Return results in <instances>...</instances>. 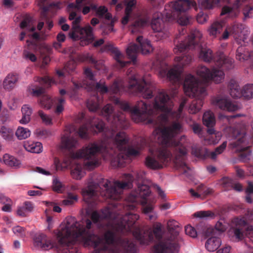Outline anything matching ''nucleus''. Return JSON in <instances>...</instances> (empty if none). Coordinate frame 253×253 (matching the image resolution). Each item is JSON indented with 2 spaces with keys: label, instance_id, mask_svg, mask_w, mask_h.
Here are the masks:
<instances>
[{
  "label": "nucleus",
  "instance_id": "1",
  "mask_svg": "<svg viewBox=\"0 0 253 253\" xmlns=\"http://www.w3.org/2000/svg\"><path fill=\"white\" fill-rule=\"evenodd\" d=\"M101 113L109 123L106 127L104 123L97 118H93L81 126L76 133L82 138H86L89 127L95 128L98 132H103L104 138L100 143H90L85 147L71 153L73 159L83 158L84 169H94L99 166L101 157L104 159H111L119 167H123L125 161L131 157H136L139 151L128 147V139L124 132L119 130L126 129L129 123L122 112H115L112 105L108 104L101 110Z\"/></svg>",
  "mask_w": 253,
  "mask_h": 253
},
{
  "label": "nucleus",
  "instance_id": "2",
  "mask_svg": "<svg viewBox=\"0 0 253 253\" xmlns=\"http://www.w3.org/2000/svg\"><path fill=\"white\" fill-rule=\"evenodd\" d=\"M186 101V99H183L177 111H175L172 110L173 104L171 99L164 91L158 93L152 103L140 100L132 108L126 101L118 98L115 100V104L123 111L131 113V118L135 122L147 121L148 123L156 126L153 133L157 137V143L172 151L175 157V166L177 169H182L183 173L189 169L185 162L188 146L187 139L183 135L178 141L174 139L175 135L182 130V125L179 122H174L169 126H166L165 125L168 122L169 117L176 120L180 118Z\"/></svg>",
  "mask_w": 253,
  "mask_h": 253
},
{
  "label": "nucleus",
  "instance_id": "3",
  "mask_svg": "<svg viewBox=\"0 0 253 253\" xmlns=\"http://www.w3.org/2000/svg\"><path fill=\"white\" fill-rule=\"evenodd\" d=\"M125 214L118 213L116 219L119 220L114 229L107 230L104 234L103 239L108 246L102 244V239L94 233V224L97 223L101 218L97 211H93L90 219H83L80 221L74 217L67 219L65 225H61L56 237L60 245L69 247L77 242L84 247H92L95 253H136V247L131 241L121 237L119 234L123 233L117 230L116 226Z\"/></svg>",
  "mask_w": 253,
  "mask_h": 253
},
{
  "label": "nucleus",
  "instance_id": "4",
  "mask_svg": "<svg viewBox=\"0 0 253 253\" xmlns=\"http://www.w3.org/2000/svg\"><path fill=\"white\" fill-rule=\"evenodd\" d=\"M202 37V34L200 31L197 29L192 30L187 39L177 44L173 49L175 54L180 55L175 57L176 64L167 74L168 79L172 83L179 84L184 66L189 64L192 60L193 56L187 51L188 49L200 50V59L206 62L213 61L217 66L221 68H213L211 70L205 66H199L196 71L197 74L205 82L212 81L216 84L220 83L224 77L222 70H229L233 67V59L227 57L223 52H218L214 55L210 48L203 47L201 43Z\"/></svg>",
  "mask_w": 253,
  "mask_h": 253
},
{
  "label": "nucleus",
  "instance_id": "5",
  "mask_svg": "<svg viewBox=\"0 0 253 253\" xmlns=\"http://www.w3.org/2000/svg\"><path fill=\"white\" fill-rule=\"evenodd\" d=\"M139 215L127 212L122 218L116 226L117 231L124 233L132 232L133 235L141 244L148 245L154 240V236L158 241L153 248L155 253H170L176 252L179 249V242L181 239L177 236L178 232L175 231V235L168 236L163 238L162 225L157 223L153 226V231L150 232H142L139 228L133 231V226L139 219Z\"/></svg>",
  "mask_w": 253,
  "mask_h": 253
},
{
  "label": "nucleus",
  "instance_id": "6",
  "mask_svg": "<svg viewBox=\"0 0 253 253\" xmlns=\"http://www.w3.org/2000/svg\"><path fill=\"white\" fill-rule=\"evenodd\" d=\"M125 178L127 180L126 182L117 180L112 182L107 179L102 178L98 184L90 182L87 188L83 191L84 201L91 206L94 205L97 200L99 187H103L105 189V191L101 194L106 198L118 200L121 198L123 189L129 188L134 179L138 182L137 189L139 185H146L144 183L145 178V172L144 171H137L135 173V178L131 174H126Z\"/></svg>",
  "mask_w": 253,
  "mask_h": 253
},
{
  "label": "nucleus",
  "instance_id": "7",
  "mask_svg": "<svg viewBox=\"0 0 253 253\" xmlns=\"http://www.w3.org/2000/svg\"><path fill=\"white\" fill-rule=\"evenodd\" d=\"M229 129L232 137L236 139L230 144L231 148L240 152V157L243 161L250 160L252 156L249 148L253 145V133L252 135L247 134V126L243 121L235 127H230Z\"/></svg>",
  "mask_w": 253,
  "mask_h": 253
},
{
  "label": "nucleus",
  "instance_id": "8",
  "mask_svg": "<svg viewBox=\"0 0 253 253\" xmlns=\"http://www.w3.org/2000/svg\"><path fill=\"white\" fill-rule=\"evenodd\" d=\"M183 89L186 95L195 98L189 107L188 111L190 114H196L201 109L207 95L206 87L194 76L188 74L185 77Z\"/></svg>",
  "mask_w": 253,
  "mask_h": 253
},
{
  "label": "nucleus",
  "instance_id": "9",
  "mask_svg": "<svg viewBox=\"0 0 253 253\" xmlns=\"http://www.w3.org/2000/svg\"><path fill=\"white\" fill-rule=\"evenodd\" d=\"M84 74L86 79L82 83L73 82L76 88H84L88 91H97L101 94H105L108 92L117 94L119 93L121 90V84L118 81H115L110 86L108 87L103 81H100L98 83L95 82L94 75L90 68H85Z\"/></svg>",
  "mask_w": 253,
  "mask_h": 253
},
{
  "label": "nucleus",
  "instance_id": "10",
  "mask_svg": "<svg viewBox=\"0 0 253 253\" xmlns=\"http://www.w3.org/2000/svg\"><path fill=\"white\" fill-rule=\"evenodd\" d=\"M196 5L194 0H175L165 6L164 14L169 20L177 19L180 25H187L189 22L188 18L180 15Z\"/></svg>",
  "mask_w": 253,
  "mask_h": 253
},
{
  "label": "nucleus",
  "instance_id": "11",
  "mask_svg": "<svg viewBox=\"0 0 253 253\" xmlns=\"http://www.w3.org/2000/svg\"><path fill=\"white\" fill-rule=\"evenodd\" d=\"M159 145L156 149H150V154L145 158L146 166L153 170L162 169L163 165L168 163L173 155L171 150L164 145Z\"/></svg>",
  "mask_w": 253,
  "mask_h": 253
},
{
  "label": "nucleus",
  "instance_id": "12",
  "mask_svg": "<svg viewBox=\"0 0 253 253\" xmlns=\"http://www.w3.org/2000/svg\"><path fill=\"white\" fill-rule=\"evenodd\" d=\"M151 193L149 187L142 184L138 186L137 191L130 193L127 198L128 202L131 204L126 205L124 209L126 210H133L135 208L136 204L140 202L143 206V211L145 214L152 212L153 207L152 204H147V197Z\"/></svg>",
  "mask_w": 253,
  "mask_h": 253
},
{
  "label": "nucleus",
  "instance_id": "13",
  "mask_svg": "<svg viewBox=\"0 0 253 253\" xmlns=\"http://www.w3.org/2000/svg\"><path fill=\"white\" fill-rule=\"evenodd\" d=\"M136 42L140 46L134 43H130L126 49L128 58L130 59L134 64L136 63V58L140 51L143 54H146L153 50L150 42L147 39H144L142 36H138L136 39Z\"/></svg>",
  "mask_w": 253,
  "mask_h": 253
},
{
  "label": "nucleus",
  "instance_id": "14",
  "mask_svg": "<svg viewBox=\"0 0 253 253\" xmlns=\"http://www.w3.org/2000/svg\"><path fill=\"white\" fill-rule=\"evenodd\" d=\"M155 88L153 84L147 82L144 79L138 80L133 78H131L128 82V89L130 91L141 93L143 97L146 99L153 97Z\"/></svg>",
  "mask_w": 253,
  "mask_h": 253
},
{
  "label": "nucleus",
  "instance_id": "15",
  "mask_svg": "<svg viewBox=\"0 0 253 253\" xmlns=\"http://www.w3.org/2000/svg\"><path fill=\"white\" fill-rule=\"evenodd\" d=\"M40 103L42 107L47 109H50L52 105H54L55 106V113L56 115H59L64 110L65 99L62 97L51 99L49 95L43 94L40 98Z\"/></svg>",
  "mask_w": 253,
  "mask_h": 253
},
{
  "label": "nucleus",
  "instance_id": "16",
  "mask_svg": "<svg viewBox=\"0 0 253 253\" xmlns=\"http://www.w3.org/2000/svg\"><path fill=\"white\" fill-rule=\"evenodd\" d=\"M230 30L234 38L238 44L246 43L250 33L249 29L245 25L241 23H234L230 26Z\"/></svg>",
  "mask_w": 253,
  "mask_h": 253
},
{
  "label": "nucleus",
  "instance_id": "17",
  "mask_svg": "<svg viewBox=\"0 0 253 253\" xmlns=\"http://www.w3.org/2000/svg\"><path fill=\"white\" fill-rule=\"evenodd\" d=\"M212 103L220 109L229 112L235 111L239 109V107L237 104L226 98L215 97L213 99Z\"/></svg>",
  "mask_w": 253,
  "mask_h": 253
},
{
  "label": "nucleus",
  "instance_id": "18",
  "mask_svg": "<svg viewBox=\"0 0 253 253\" xmlns=\"http://www.w3.org/2000/svg\"><path fill=\"white\" fill-rule=\"evenodd\" d=\"M150 25L153 30L155 32L159 33L160 36L162 38L168 36L167 34L164 32V23L162 18L161 13L156 12L153 14Z\"/></svg>",
  "mask_w": 253,
  "mask_h": 253
},
{
  "label": "nucleus",
  "instance_id": "19",
  "mask_svg": "<svg viewBox=\"0 0 253 253\" xmlns=\"http://www.w3.org/2000/svg\"><path fill=\"white\" fill-rule=\"evenodd\" d=\"M69 19L71 21L73 20L72 28L69 33V36L73 40H78L79 36L77 34V32L81 28L79 24L81 21L82 17L80 15L77 16L76 11L73 10L69 13Z\"/></svg>",
  "mask_w": 253,
  "mask_h": 253
},
{
  "label": "nucleus",
  "instance_id": "20",
  "mask_svg": "<svg viewBox=\"0 0 253 253\" xmlns=\"http://www.w3.org/2000/svg\"><path fill=\"white\" fill-rule=\"evenodd\" d=\"M67 129L69 131V133L65 134L62 137L61 143L64 148L70 150L75 148L78 144L77 139L70 136L71 133L75 130L76 128L74 126H71L67 127Z\"/></svg>",
  "mask_w": 253,
  "mask_h": 253
},
{
  "label": "nucleus",
  "instance_id": "21",
  "mask_svg": "<svg viewBox=\"0 0 253 253\" xmlns=\"http://www.w3.org/2000/svg\"><path fill=\"white\" fill-rule=\"evenodd\" d=\"M104 50L109 51L113 54L114 58L117 62V66L120 68H123L130 63V61H124L123 60L124 58V55L118 48L115 47L112 44H106L104 46Z\"/></svg>",
  "mask_w": 253,
  "mask_h": 253
},
{
  "label": "nucleus",
  "instance_id": "22",
  "mask_svg": "<svg viewBox=\"0 0 253 253\" xmlns=\"http://www.w3.org/2000/svg\"><path fill=\"white\" fill-rule=\"evenodd\" d=\"M246 0H235L234 1L232 7L225 6L222 8L221 15H223L227 14L228 17L234 18L236 17L239 11L238 10L241 3Z\"/></svg>",
  "mask_w": 253,
  "mask_h": 253
},
{
  "label": "nucleus",
  "instance_id": "23",
  "mask_svg": "<svg viewBox=\"0 0 253 253\" xmlns=\"http://www.w3.org/2000/svg\"><path fill=\"white\" fill-rule=\"evenodd\" d=\"M35 243L36 246L43 250H48L54 247L53 243L47 239L44 234L37 235L34 238Z\"/></svg>",
  "mask_w": 253,
  "mask_h": 253
},
{
  "label": "nucleus",
  "instance_id": "24",
  "mask_svg": "<svg viewBox=\"0 0 253 253\" xmlns=\"http://www.w3.org/2000/svg\"><path fill=\"white\" fill-rule=\"evenodd\" d=\"M203 121L204 125L209 127L208 132L210 134H213L214 130L212 127L215 124V120L212 112L211 111L206 112L203 115Z\"/></svg>",
  "mask_w": 253,
  "mask_h": 253
},
{
  "label": "nucleus",
  "instance_id": "25",
  "mask_svg": "<svg viewBox=\"0 0 253 253\" xmlns=\"http://www.w3.org/2000/svg\"><path fill=\"white\" fill-rule=\"evenodd\" d=\"M77 34L79 36V39L84 38L87 43L91 42L94 40L93 34V29L89 25H87L83 28H81L80 30L77 32Z\"/></svg>",
  "mask_w": 253,
  "mask_h": 253
},
{
  "label": "nucleus",
  "instance_id": "26",
  "mask_svg": "<svg viewBox=\"0 0 253 253\" xmlns=\"http://www.w3.org/2000/svg\"><path fill=\"white\" fill-rule=\"evenodd\" d=\"M228 87L230 95L234 98H241L243 96V89H241L238 83L234 79L229 82Z\"/></svg>",
  "mask_w": 253,
  "mask_h": 253
},
{
  "label": "nucleus",
  "instance_id": "27",
  "mask_svg": "<svg viewBox=\"0 0 253 253\" xmlns=\"http://www.w3.org/2000/svg\"><path fill=\"white\" fill-rule=\"evenodd\" d=\"M19 79L18 75L15 73L8 74L4 79L2 85L3 88L8 90L13 88Z\"/></svg>",
  "mask_w": 253,
  "mask_h": 253
},
{
  "label": "nucleus",
  "instance_id": "28",
  "mask_svg": "<svg viewBox=\"0 0 253 253\" xmlns=\"http://www.w3.org/2000/svg\"><path fill=\"white\" fill-rule=\"evenodd\" d=\"M47 0H38V5L42 8L41 13V20L44 21L47 25L48 30H50L53 26V22L48 16V8L44 6V4Z\"/></svg>",
  "mask_w": 253,
  "mask_h": 253
},
{
  "label": "nucleus",
  "instance_id": "29",
  "mask_svg": "<svg viewBox=\"0 0 253 253\" xmlns=\"http://www.w3.org/2000/svg\"><path fill=\"white\" fill-rule=\"evenodd\" d=\"M233 222L236 224L235 226L232 228L234 236L238 241H240L244 237L243 225L241 224L244 221L237 218L234 219Z\"/></svg>",
  "mask_w": 253,
  "mask_h": 253
},
{
  "label": "nucleus",
  "instance_id": "30",
  "mask_svg": "<svg viewBox=\"0 0 253 253\" xmlns=\"http://www.w3.org/2000/svg\"><path fill=\"white\" fill-rule=\"evenodd\" d=\"M223 27V22L221 21L214 22L208 29L209 35L214 38L217 37L222 32Z\"/></svg>",
  "mask_w": 253,
  "mask_h": 253
},
{
  "label": "nucleus",
  "instance_id": "31",
  "mask_svg": "<svg viewBox=\"0 0 253 253\" xmlns=\"http://www.w3.org/2000/svg\"><path fill=\"white\" fill-rule=\"evenodd\" d=\"M221 244V239L216 237L208 239L205 243V247L209 252H214L217 250Z\"/></svg>",
  "mask_w": 253,
  "mask_h": 253
},
{
  "label": "nucleus",
  "instance_id": "32",
  "mask_svg": "<svg viewBox=\"0 0 253 253\" xmlns=\"http://www.w3.org/2000/svg\"><path fill=\"white\" fill-rule=\"evenodd\" d=\"M226 229V226L222 223L220 221H218L215 225V228L212 227H206L205 230L203 231L204 235L209 237L214 235L216 231L221 232H224Z\"/></svg>",
  "mask_w": 253,
  "mask_h": 253
},
{
  "label": "nucleus",
  "instance_id": "33",
  "mask_svg": "<svg viewBox=\"0 0 253 253\" xmlns=\"http://www.w3.org/2000/svg\"><path fill=\"white\" fill-rule=\"evenodd\" d=\"M245 43L241 44L236 50V58L240 62L248 60L250 54V51L244 46Z\"/></svg>",
  "mask_w": 253,
  "mask_h": 253
},
{
  "label": "nucleus",
  "instance_id": "34",
  "mask_svg": "<svg viewBox=\"0 0 253 253\" xmlns=\"http://www.w3.org/2000/svg\"><path fill=\"white\" fill-rule=\"evenodd\" d=\"M24 147L27 151L35 153L41 152L42 148V144L40 142H26Z\"/></svg>",
  "mask_w": 253,
  "mask_h": 253
},
{
  "label": "nucleus",
  "instance_id": "35",
  "mask_svg": "<svg viewBox=\"0 0 253 253\" xmlns=\"http://www.w3.org/2000/svg\"><path fill=\"white\" fill-rule=\"evenodd\" d=\"M222 184L224 187L227 190L232 188L238 192L243 190V186L240 183L235 182L231 179L228 177H225L222 179Z\"/></svg>",
  "mask_w": 253,
  "mask_h": 253
},
{
  "label": "nucleus",
  "instance_id": "36",
  "mask_svg": "<svg viewBox=\"0 0 253 253\" xmlns=\"http://www.w3.org/2000/svg\"><path fill=\"white\" fill-rule=\"evenodd\" d=\"M167 227L168 230L170 232L169 236H174L175 231L178 232L177 236L179 237L181 240L179 242V248L180 247V243L182 242V238L179 236L178 228H179V223L175 220H169L167 223Z\"/></svg>",
  "mask_w": 253,
  "mask_h": 253
},
{
  "label": "nucleus",
  "instance_id": "37",
  "mask_svg": "<svg viewBox=\"0 0 253 253\" xmlns=\"http://www.w3.org/2000/svg\"><path fill=\"white\" fill-rule=\"evenodd\" d=\"M227 146V142L224 141L220 146L216 147L214 151L208 152L206 150L207 155L212 160H215L217 156L221 154Z\"/></svg>",
  "mask_w": 253,
  "mask_h": 253
},
{
  "label": "nucleus",
  "instance_id": "38",
  "mask_svg": "<svg viewBox=\"0 0 253 253\" xmlns=\"http://www.w3.org/2000/svg\"><path fill=\"white\" fill-rule=\"evenodd\" d=\"M21 29H25V31L21 32L20 36V40L23 41L27 34L26 31L28 32H34L36 28L34 26L31 27L30 21L28 19H24L20 23Z\"/></svg>",
  "mask_w": 253,
  "mask_h": 253
},
{
  "label": "nucleus",
  "instance_id": "39",
  "mask_svg": "<svg viewBox=\"0 0 253 253\" xmlns=\"http://www.w3.org/2000/svg\"><path fill=\"white\" fill-rule=\"evenodd\" d=\"M220 0H199L198 4L202 9H211L213 8Z\"/></svg>",
  "mask_w": 253,
  "mask_h": 253
},
{
  "label": "nucleus",
  "instance_id": "40",
  "mask_svg": "<svg viewBox=\"0 0 253 253\" xmlns=\"http://www.w3.org/2000/svg\"><path fill=\"white\" fill-rule=\"evenodd\" d=\"M149 19L147 18L139 19L133 22L132 24V32L134 33L139 31L140 29L142 28L149 23Z\"/></svg>",
  "mask_w": 253,
  "mask_h": 253
},
{
  "label": "nucleus",
  "instance_id": "41",
  "mask_svg": "<svg viewBox=\"0 0 253 253\" xmlns=\"http://www.w3.org/2000/svg\"><path fill=\"white\" fill-rule=\"evenodd\" d=\"M86 105L89 111L95 112L99 109V99L97 96H94L88 99Z\"/></svg>",
  "mask_w": 253,
  "mask_h": 253
},
{
  "label": "nucleus",
  "instance_id": "42",
  "mask_svg": "<svg viewBox=\"0 0 253 253\" xmlns=\"http://www.w3.org/2000/svg\"><path fill=\"white\" fill-rule=\"evenodd\" d=\"M15 135L19 140L25 139L30 136L31 131L28 128L19 126L15 132Z\"/></svg>",
  "mask_w": 253,
  "mask_h": 253
},
{
  "label": "nucleus",
  "instance_id": "43",
  "mask_svg": "<svg viewBox=\"0 0 253 253\" xmlns=\"http://www.w3.org/2000/svg\"><path fill=\"white\" fill-rule=\"evenodd\" d=\"M3 161L5 165L11 167H16L19 164L18 160L14 157L7 154H5L3 155Z\"/></svg>",
  "mask_w": 253,
  "mask_h": 253
},
{
  "label": "nucleus",
  "instance_id": "44",
  "mask_svg": "<svg viewBox=\"0 0 253 253\" xmlns=\"http://www.w3.org/2000/svg\"><path fill=\"white\" fill-rule=\"evenodd\" d=\"M71 174L73 178L81 179L85 174V172L80 165H77L71 171Z\"/></svg>",
  "mask_w": 253,
  "mask_h": 253
},
{
  "label": "nucleus",
  "instance_id": "45",
  "mask_svg": "<svg viewBox=\"0 0 253 253\" xmlns=\"http://www.w3.org/2000/svg\"><path fill=\"white\" fill-rule=\"evenodd\" d=\"M0 134L4 139L9 141L12 140L14 132L11 129L3 126L0 128Z\"/></svg>",
  "mask_w": 253,
  "mask_h": 253
},
{
  "label": "nucleus",
  "instance_id": "46",
  "mask_svg": "<svg viewBox=\"0 0 253 253\" xmlns=\"http://www.w3.org/2000/svg\"><path fill=\"white\" fill-rule=\"evenodd\" d=\"M242 97L247 99H250L253 97V84L244 86L243 88Z\"/></svg>",
  "mask_w": 253,
  "mask_h": 253
},
{
  "label": "nucleus",
  "instance_id": "47",
  "mask_svg": "<svg viewBox=\"0 0 253 253\" xmlns=\"http://www.w3.org/2000/svg\"><path fill=\"white\" fill-rule=\"evenodd\" d=\"M195 217L200 218H213L215 216L214 213L211 211H201L194 213Z\"/></svg>",
  "mask_w": 253,
  "mask_h": 253
},
{
  "label": "nucleus",
  "instance_id": "48",
  "mask_svg": "<svg viewBox=\"0 0 253 253\" xmlns=\"http://www.w3.org/2000/svg\"><path fill=\"white\" fill-rule=\"evenodd\" d=\"M242 13L244 15V21L252 18L253 17V6L245 5L242 10Z\"/></svg>",
  "mask_w": 253,
  "mask_h": 253
},
{
  "label": "nucleus",
  "instance_id": "49",
  "mask_svg": "<svg viewBox=\"0 0 253 253\" xmlns=\"http://www.w3.org/2000/svg\"><path fill=\"white\" fill-rule=\"evenodd\" d=\"M37 81H38L40 84L42 85L44 88L49 87L51 84L54 83L53 80L47 76L38 78Z\"/></svg>",
  "mask_w": 253,
  "mask_h": 253
},
{
  "label": "nucleus",
  "instance_id": "50",
  "mask_svg": "<svg viewBox=\"0 0 253 253\" xmlns=\"http://www.w3.org/2000/svg\"><path fill=\"white\" fill-rule=\"evenodd\" d=\"M78 197L76 195L69 193L67 198L62 201V204L64 206H71L77 201Z\"/></svg>",
  "mask_w": 253,
  "mask_h": 253
},
{
  "label": "nucleus",
  "instance_id": "51",
  "mask_svg": "<svg viewBox=\"0 0 253 253\" xmlns=\"http://www.w3.org/2000/svg\"><path fill=\"white\" fill-rule=\"evenodd\" d=\"M125 12L127 13H131L133 9L135 8L136 5V0H126L125 1Z\"/></svg>",
  "mask_w": 253,
  "mask_h": 253
},
{
  "label": "nucleus",
  "instance_id": "52",
  "mask_svg": "<svg viewBox=\"0 0 253 253\" xmlns=\"http://www.w3.org/2000/svg\"><path fill=\"white\" fill-rule=\"evenodd\" d=\"M31 40H27V42L28 43V45H33L34 46H37V44L36 42L39 41L40 39V35L37 32H35L32 34H29L28 35Z\"/></svg>",
  "mask_w": 253,
  "mask_h": 253
},
{
  "label": "nucleus",
  "instance_id": "53",
  "mask_svg": "<svg viewBox=\"0 0 253 253\" xmlns=\"http://www.w3.org/2000/svg\"><path fill=\"white\" fill-rule=\"evenodd\" d=\"M38 115L42 119V123L45 125H50L52 124L51 117L45 114L42 110H39L38 111Z\"/></svg>",
  "mask_w": 253,
  "mask_h": 253
},
{
  "label": "nucleus",
  "instance_id": "54",
  "mask_svg": "<svg viewBox=\"0 0 253 253\" xmlns=\"http://www.w3.org/2000/svg\"><path fill=\"white\" fill-rule=\"evenodd\" d=\"M86 59L90 63L93 64L96 69L99 70L101 68L102 61L96 60L92 56L89 54L86 55Z\"/></svg>",
  "mask_w": 253,
  "mask_h": 253
},
{
  "label": "nucleus",
  "instance_id": "55",
  "mask_svg": "<svg viewBox=\"0 0 253 253\" xmlns=\"http://www.w3.org/2000/svg\"><path fill=\"white\" fill-rule=\"evenodd\" d=\"M35 133L38 137L41 139L46 138L51 134L48 130L44 129H37Z\"/></svg>",
  "mask_w": 253,
  "mask_h": 253
},
{
  "label": "nucleus",
  "instance_id": "56",
  "mask_svg": "<svg viewBox=\"0 0 253 253\" xmlns=\"http://www.w3.org/2000/svg\"><path fill=\"white\" fill-rule=\"evenodd\" d=\"M186 234L192 238H196L197 236V232L195 229L191 225H187L185 227Z\"/></svg>",
  "mask_w": 253,
  "mask_h": 253
},
{
  "label": "nucleus",
  "instance_id": "57",
  "mask_svg": "<svg viewBox=\"0 0 253 253\" xmlns=\"http://www.w3.org/2000/svg\"><path fill=\"white\" fill-rule=\"evenodd\" d=\"M62 184L60 182L59 179L55 177L53 180L52 189L53 191H56L58 193H60L62 191Z\"/></svg>",
  "mask_w": 253,
  "mask_h": 253
},
{
  "label": "nucleus",
  "instance_id": "58",
  "mask_svg": "<svg viewBox=\"0 0 253 253\" xmlns=\"http://www.w3.org/2000/svg\"><path fill=\"white\" fill-rule=\"evenodd\" d=\"M13 232L19 236L21 237H24L26 236L25 228L20 226H16L12 228Z\"/></svg>",
  "mask_w": 253,
  "mask_h": 253
},
{
  "label": "nucleus",
  "instance_id": "59",
  "mask_svg": "<svg viewBox=\"0 0 253 253\" xmlns=\"http://www.w3.org/2000/svg\"><path fill=\"white\" fill-rule=\"evenodd\" d=\"M45 93L44 88L43 87H38L35 89H32V94L35 96H40L43 95Z\"/></svg>",
  "mask_w": 253,
  "mask_h": 253
},
{
  "label": "nucleus",
  "instance_id": "60",
  "mask_svg": "<svg viewBox=\"0 0 253 253\" xmlns=\"http://www.w3.org/2000/svg\"><path fill=\"white\" fill-rule=\"evenodd\" d=\"M55 164L57 169H63L67 168L69 165V163L67 160H65L63 163H61L59 160H56Z\"/></svg>",
  "mask_w": 253,
  "mask_h": 253
},
{
  "label": "nucleus",
  "instance_id": "61",
  "mask_svg": "<svg viewBox=\"0 0 253 253\" xmlns=\"http://www.w3.org/2000/svg\"><path fill=\"white\" fill-rule=\"evenodd\" d=\"M23 55L26 59H28L32 62H35L37 60V57L35 55L27 50L24 51Z\"/></svg>",
  "mask_w": 253,
  "mask_h": 253
},
{
  "label": "nucleus",
  "instance_id": "62",
  "mask_svg": "<svg viewBox=\"0 0 253 253\" xmlns=\"http://www.w3.org/2000/svg\"><path fill=\"white\" fill-rule=\"evenodd\" d=\"M21 111L22 114H25L31 116L32 113V109L30 107V106L29 105L25 104L23 105L21 108Z\"/></svg>",
  "mask_w": 253,
  "mask_h": 253
},
{
  "label": "nucleus",
  "instance_id": "63",
  "mask_svg": "<svg viewBox=\"0 0 253 253\" xmlns=\"http://www.w3.org/2000/svg\"><path fill=\"white\" fill-rule=\"evenodd\" d=\"M108 11L107 8L104 6H100L98 7L96 15L100 17H104L105 14Z\"/></svg>",
  "mask_w": 253,
  "mask_h": 253
},
{
  "label": "nucleus",
  "instance_id": "64",
  "mask_svg": "<svg viewBox=\"0 0 253 253\" xmlns=\"http://www.w3.org/2000/svg\"><path fill=\"white\" fill-rule=\"evenodd\" d=\"M197 22L200 24H203L207 20V15L203 13H199L197 16Z\"/></svg>",
  "mask_w": 253,
  "mask_h": 253
}]
</instances>
